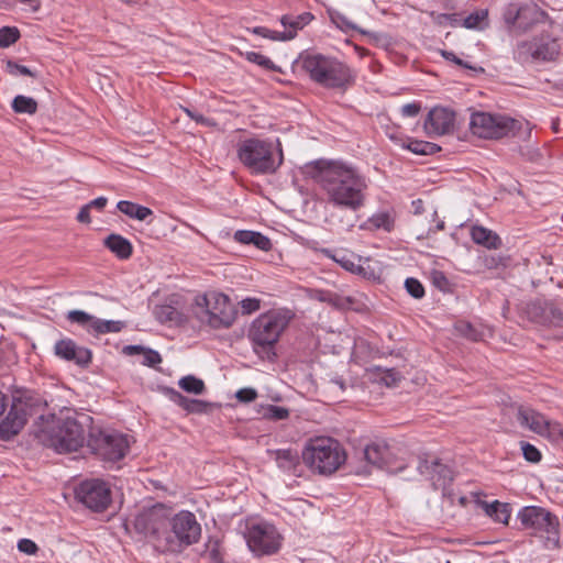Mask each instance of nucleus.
<instances>
[{
  "label": "nucleus",
  "instance_id": "obj_17",
  "mask_svg": "<svg viewBox=\"0 0 563 563\" xmlns=\"http://www.w3.org/2000/svg\"><path fill=\"white\" fill-rule=\"evenodd\" d=\"M78 501L92 511L102 512L111 503V489L102 479H86L75 489Z\"/></svg>",
  "mask_w": 563,
  "mask_h": 563
},
{
  "label": "nucleus",
  "instance_id": "obj_39",
  "mask_svg": "<svg viewBox=\"0 0 563 563\" xmlns=\"http://www.w3.org/2000/svg\"><path fill=\"white\" fill-rule=\"evenodd\" d=\"M12 109L16 113L34 114L37 111V102L31 97L19 95L12 101Z\"/></svg>",
  "mask_w": 563,
  "mask_h": 563
},
{
  "label": "nucleus",
  "instance_id": "obj_47",
  "mask_svg": "<svg viewBox=\"0 0 563 563\" xmlns=\"http://www.w3.org/2000/svg\"><path fill=\"white\" fill-rule=\"evenodd\" d=\"M523 457L530 463H538L541 461V452L532 444L526 441L520 442Z\"/></svg>",
  "mask_w": 563,
  "mask_h": 563
},
{
  "label": "nucleus",
  "instance_id": "obj_62",
  "mask_svg": "<svg viewBox=\"0 0 563 563\" xmlns=\"http://www.w3.org/2000/svg\"><path fill=\"white\" fill-rule=\"evenodd\" d=\"M185 391L189 394H194L195 396L200 395L205 389H184Z\"/></svg>",
  "mask_w": 563,
  "mask_h": 563
},
{
  "label": "nucleus",
  "instance_id": "obj_12",
  "mask_svg": "<svg viewBox=\"0 0 563 563\" xmlns=\"http://www.w3.org/2000/svg\"><path fill=\"white\" fill-rule=\"evenodd\" d=\"M470 129L481 139H501L515 135L521 129V124L504 114L475 112L471 117Z\"/></svg>",
  "mask_w": 563,
  "mask_h": 563
},
{
  "label": "nucleus",
  "instance_id": "obj_9",
  "mask_svg": "<svg viewBox=\"0 0 563 563\" xmlns=\"http://www.w3.org/2000/svg\"><path fill=\"white\" fill-rule=\"evenodd\" d=\"M292 316L288 310H272L257 317L251 324L249 338L255 351L269 357L272 349L288 327Z\"/></svg>",
  "mask_w": 563,
  "mask_h": 563
},
{
  "label": "nucleus",
  "instance_id": "obj_64",
  "mask_svg": "<svg viewBox=\"0 0 563 563\" xmlns=\"http://www.w3.org/2000/svg\"><path fill=\"white\" fill-rule=\"evenodd\" d=\"M439 276H440V278H441V279L445 280V277H444V275H442V274H439Z\"/></svg>",
  "mask_w": 563,
  "mask_h": 563
},
{
  "label": "nucleus",
  "instance_id": "obj_22",
  "mask_svg": "<svg viewBox=\"0 0 563 563\" xmlns=\"http://www.w3.org/2000/svg\"><path fill=\"white\" fill-rule=\"evenodd\" d=\"M55 353L66 361H73L80 366H86L91 362V351L87 347L78 346L73 340H60L55 344Z\"/></svg>",
  "mask_w": 563,
  "mask_h": 563
},
{
  "label": "nucleus",
  "instance_id": "obj_23",
  "mask_svg": "<svg viewBox=\"0 0 563 563\" xmlns=\"http://www.w3.org/2000/svg\"><path fill=\"white\" fill-rule=\"evenodd\" d=\"M364 457L369 464L390 473H397L405 468V465H394L390 460V451L386 445L375 443L367 445L364 450Z\"/></svg>",
  "mask_w": 563,
  "mask_h": 563
},
{
  "label": "nucleus",
  "instance_id": "obj_61",
  "mask_svg": "<svg viewBox=\"0 0 563 563\" xmlns=\"http://www.w3.org/2000/svg\"><path fill=\"white\" fill-rule=\"evenodd\" d=\"M440 20H445V21H449L452 25H454V23H456L459 21L457 19V14L453 13V14H441L440 15Z\"/></svg>",
  "mask_w": 563,
  "mask_h": 563
},
{
  "label": "nucleus",
  "instance_id": "obj_53",
  "mask_svg": "<svg viewBox=\"0 0 563 563\" xmlns=\"http://www.w3.org/2000/svg\"><path fill=\"white\" fill-rule=\"evenodd\" d=\"M420 110H421L420 102H411V103L404 104L401 107L400 111L404 117L413 118L419 114Z\"/></svg>",
  "mask_w": 563,
  "mask_h": 563
},
{
  "label": "nucleus",
  "instance_id": "obj_24",
  "mask_svg": "<svg viewBox=\"0 0 563 563\" xmlns=\"http://www.w3.org/2000/svg\"><path fill=\"white\" fill-rule=\"evenodd\" d=\"M271 459H273L278 468L283 472L299 476L301 473V455L297 450L292 449H278L267 451Z\"/></svg>",
  "mask_w": 563,
  "mask_h": 563
},
{
  "label": "nucleus",
  "instance_id": "obj_20",
  "mask_svg": "<svg viewBox=\"0 0 563 563\" xmlns=\"http://www.w3.org/2000/svg\"><path fill=\"white\" fill-rule=\"evenodd\" d=\"M418 471L430 478L435 489L444 490L453 481L452 470L442 464L439 459L427 454L419 456Z\"/></svg>",
  "mask_w": 563,
  "mask_h": 563
},
{
  "label": "nucleus",
  "instance_id": "obj_2",
  "mask_svg": "<svg viewBox=\"0 0 563 563\" xmlns=\"http://www.w3.org/2000/svg\"><path fill=\"white\" fill-rule=\"evenodd\" d=\"M314 179L334 206L356 211L365 205L367 184L353 167L339 162L328 163L319 168Z\"/></svg>",
  "mask_w": 563,
  "mask_h": 563
},
{
  "label": "nucleus",
  "instance_id": "obj_15",
  "mask_svg": "<svg viewBox=\"0 0 563 563\" xmlns=\"http://www.w3.org/2000/svg\"><path fill=\"white\" fill-rule=\"evenodd\" d=\"M206 308L201 307L196 312L202 323L211 328H229L234 321V314L228 297L223 295L205 296L202 298Z\"/></svg>",
  "mask_w": 563,
  "mask_h": 563
},
{
  "label": "nucleus",
  "instance_id": "obj_35",
  "mask_svg": "<svg viewBox=\"0 0 563 563\" xmlns=\"http://www.w3.org/2000/svg\"><path fill=\"white\" fill-rule=\"evenodd\" d=\"M402 146L417 155H432L441 150V147L435 143L411 137H408L407 142L404 143Z\"/></svg>",
  "mask_w": 563,
  "mask_h": 563
},
{
  "label": "nucleus",
  "instance_id": "obj_46",
  "mask_svg": "<svg viewBox=\"0 0 563 563\" xmlns=\"http://www.w3.org/2000/svg\"><path fill=\"white\" fill-rule=\"evenodd\" d=\"M20 37V32L16 27L3 26L0 29V47H9L14 44Z\"/></svg>",
  "mask_w": 563,
  "mask_h": 563
},
{
  "label": "nucleus",
  "instance_id": "obj_29",
  "mask_svg": "<svg viewBox=\"0 0 563 563\" xmlns=\"http://www.w3.org/2000/svg\"><path fill=\"white\" fill-rule=\"evenodd\" d=\"M472 240L479 245L490 250H497L501 246L500 238L489 229L482 225H474L471 229Z\"/></svg>",
  "mask_w": 563,
  "mask_h": 563
},
{
  "label": "nucleus",
  "instance_id": "obj_26",
  "mask_svg": "<svg viewBox=\"0 0 563 563\" xmlns=\"http://www.w3.org/2000/svg\"><path fill=\"white\" fill-rule=\"evenodd\" d=\"M517 417L522 427L539 435L544 433L548 418L541 412L531 407H520Z\"/></svg>",
  "mask_w": 563,
  "mask_h": 563
},
{
  "label": "nucleus",
  "instance_id": "obj_32",
  "mask_svg": "<svg viewBox=\"0 0 563 563\" xmlns=\"http://www.w3.org/2000/svg\"><path fill=\"white\" fill-rule=\"evenodd\" d=\"M319 252L323 254L324 256L333 260L335 263H338L341 267L349 272H355L356 268H358V265L355 263V256L352 253H349L343 250L339 251H331L329 249H320Z\"/></svg>",
  "mask_w": 563,
  "mask_h": 563
},
{
  "label": "nucleus",
  "instance_id": "obj_37",
  "mask_svg": "<svg viewBox=\"0 0 563 563\" xmlns=\"http://www.w3.org/2000/svg\"><path fill=\"white\" fill-rule=\"evenodd\" d=\"M466 29L472 30H484L488 26V10L481 9L468 14L464 20L463 24Z\"/></svg>",
  "mask_w": 563,
  "mask_h": 563
},
{
  "label": "nucleus",
  "instance_id": "obj_45",
  "mask_svg": "<svg viewBox=\"0 0 563 563\" xmlns=\"http://www.w3.org/2000/svg\"><path fill=\"white\" fill-rule=\"evenodd\" d=\"M263 417L272 421L285 420L289 417V410L284 407L269 405L264 408Z\"/></svg>",
  "mask_w": 563,
  "mask_h": 563
},
{
  "label": "nucleus",
  "instance_id": "obj_13",
  "mask_svg": "<svg viewBox=\"0 0 563 563\" xmlns=\"http://www.w3.org/2000/svg\"><path fill=\"white\" fill-rule=\"evenodd\" d=\"M169 512L163 504H155L140 510L133 521L135 530L148 538L158 551L159 539L166 537Z\"/></svg>",
  "mask_w": 563,
  "mask_h": 563
},
{
  "label": "nucleus",
  "instance_id": "obj_33",
  "mask_svg": "<svg viewBox=\"0 0 563 563\" xmlns=\"http://www.w3.org/2000/svg\"><path fill=\"white\" fill-rule=\"evenodd\" d=\"M117 208L129 218L136 219L139 221H144L147 217L153 214V211L150 208L128 200L119 201Z\"/></svg>",
  "mask_w": 563,
  "mask_h": 563
},
{
  "label": "nucleus",
  "instance_id": "obj_8",
  "mask_svg": "<svg viewBox=\"0 0 563 563\" xmlns=\"http://www.w3.org/2000/svg\"><path fill=\"white\" fill-rule=\"evenodd\" d=\"M200 536L201 526L192 512L181 510L174 516L169 512L166 537L159 539V551L179 553L197 543Z\"/></svg>",
  "mask_w": 563,
  "mask_h": 563
},
{
  "label": "nucleus",
  "instance_id": "obj_27",
  "mask_svg": "<svg viewBox=\"0 0 563 563\" xmlns=\"http://www.w3.org/2000/svg\"><path fill=\"white\" fill-rule=\"evenodd\" d=\"M122 352L129 356H137L142 365L154 367L162 362L158 352L142 345H126Z\"/></svg>",
  "mask_w": 563,
  "mask_h": 563
},
{
  "label": "nucleus",
  "instance_id": "obj_16",
  "mask_svg": "<svg viewBox=\"0 0 563 563\" xmlns=\"http://www.w3.org/2000/svg\"><path fill=\"white\" fill-rule=\"evenodd\" d=\"M246 542L250 550L256 555H272L282 547V536L273 525L256 523L249 528Z\"/></svg>",
  "mask_w": 563,
  "mask_h": 563
},
{
  "label": "nucleus",
  "instance_id": "obj_31",
  "mask_svg": "<svg viewBox=\"0 0 563 563\" xmlns=\"http://www.w3.org/2000/svg\"><path fill=\"white\" fill-rule=\"evenodd\" d=\"M234 240L241 244H253L262 251H268L272 247L271 240L255 231L239 230L234 233Z\"/></svg>",
  "mask_w": 563,
  "mask_h": 563
},
{
  "label": "nucleus",
  "instance_id": "obj_34",
  "mask_svg": "<svg viewBox=\"0 0 563 563\" xmlns=\"http://www.w3.org/2000/svg\"><path fill=\"white\" fill-rule=\"evenodd\" d=\"M395 220L387 211L373 214L362 228L368 230H384L390 232L394 229Z\"/></svg>",
  "mask_w": 563,
  "mask_h": 563
},
{
  "label": "nucleus",
  "instance_id": "obj_1",
  "mask_svg": "<svg viewBox=\"0 0 563 563\" xmlns=\"http://www.w3.org/2000/svg\"><path fill=\"white\" fill-rule=\"evenodd\" d=\"M92 418L84 412L62 410L59 415L41 413L33 424V434L46 448L58 453L77 451L87 440Z\"/></svg>",
  "mask_w": 563,
  "mask_h": 563
},
{
  "label": "nucleus",
  "instance_id": "obj_19",
  "mask_svg": "<svg viewBox=\"0 0 563 563\" xmlns=\"http://www.w3.org/2000/svg\"><path fill=\"white\" fill-rule=\"evenodd\" d=\"M526 314L528 319L537 324L547 327H560L563 323L561 309L549 300H534L527 305Z\"/></svg>",
  "mask_w": 563,
  "mask_h": 563
},
{
  "label": "nucleus",
  "instance_id": "obj_4",
  "mask_svg": "<svg viewBox=\"0 0 563 563\" xmlns=\"http://www.w3.org/2000/svg\"><path fill=\"white\" fill-rule=\"evenodd\" d=\"M302 69L310 79L325 88H346L354 81L350 67L336 58L321 54L300 56Z\"/></svg>",
  "mask_w": 563,
  "mask_h": 563
},
{
  "label": "nucleus",
  "instance_id": "obj_18",
  "mask_svg": "<svg viewBox=\"0 0 563 563\" xmlns=\"http://www.w3.org/2000/svg\"><path fill=\"white\" fill-rule=\"evenodd\" d=\"M312 19L313 15L309 12L298 15L286 14L280 19V23L286 29L284 32L273 31L265 26H256L253 29V33L272 41H289L295 38L298 31L309 24Z\"/></svg>",
  "mask_w": 563,
  "mask_h": 563
},
{
  "label": "nucleus",
  "instance_id": "obj_3",
  "mask_svg": "<svg viewBox=\"0 0 563 563\" xmlns=\"http://www.w3.org/2000/svg\"><path fill=\"white\" fill-rule=\"evenodd\" d=\"M240 162L253 175L274 174L284 162L283 148L279 140L276 146L269 140L250 137L238 144Z\"/></svg>",
  "mask_w": 563,
  "mask_h": 563
},
{
  "label": "nucleus",
  "instance_id": "obj_63",
  "mask_svg": "<svg viewBox=\"0 0 563 563\" xmlns=\"http://www.w3.org/2000/svg\"><path fill=\"white\" fill-rule=\"evenodd\" d=\"M437 229L438 230H443L444 229V222H440L437 224Z\"/></svg>",
  "mask_w": 563,
  "mask_h": 563
},
{
  "label": "nucleus",
  "instance_id": "obj_55",
  "mask_svg": "<svg viewBox=\"0 0 563 563\" xmlns=\"http://www.w3.org/2000/svg\"><path fill=\"white\" fill-rule=\"evenodd\" d=\"M235 397L242 402H250L256 398L255 389H238Z\"/></svg>",
  "mask_w": 563,
  "mask_h": 563
},
{
  "label": "nucleus",
  "instance_id": "obj_41",
  "mask_svg": "<svg viewBox=\"0 0 563 563\" xmlns=\"http://www.w3.org/2000/svg\"><path fill=\"white\" fill-rule=\"evenodd\" d=\"M544 429L541 437L547 438L552 443L563 442V426L560 422L548 419Z\"/></svg>",
  "mask_w": 563,
  "mask_h": 563
},
{
  "label": "nucleus",
  "instance_id": "obj_43",
  "mask_svg": "<svg viewBox=\"0 0 563 563\" xmlns=\"http://www.w3.org/2000/svg\"><path fill=\"white\" fill-rule=\"evenodd\" d=\"M455 330L464 338L475 342L483 339V333L466 321L457 322L455 324Z\"/></svg>",
  "mask_w": 563,
  "mask_h": 563
},
{
  "label": "nucleus",
  "instance_id": "obj_6",
  "mask_svg": "<svg viewBox=\"0 0 563 563\" xmlns=\"http://www.w3.org/2000/svg\"><path fill=\"white\" fill-rule=\"evenodd\" d=\"M12 405L0 422V440L9 441L18 435L30 417L45 411L47 402L27 393V389H14Z\"/></svg>",
  "mask_w": 563,
  "mask_h": 563
},
{
  "label": "nucleus",
  "instance_id": "obj_30",
  "mask_svg": "<svg viewBox=\"0 0 563 563\" xmlns=\"http://www.w3.org/2000/svg\"><path fill=\"white\" fill-rule=\"evenodd\" d=\"M367 377L369 383L385 387H391L400 382V374L394 368L376 367L367 372Z\"/></svg>",
  "mask_w": 563,
  "mask_h": 563
},
{
  "label": "nucleus",
  "instance_id": "obj_38",
  "mask_svg": "<svg viewBox=\"0 0 563 563\" xmlns=\"http://www.w3.org/2000/svg\"><path fill=\"white\" fill-rule=\"evenodd\" d=\"M96 318L82 310H71L67 313L68 321L81 325L89 333L93 332Z\"/></svg>",
  "mask_w": 563,
  "mask_h": 563
},
{
  "label": "nucleus",
  "instance_id": "obj_28",
  "mask_svg": "<svg viewBox=\"0 0 563 563\" xmlns=\"http://www.w3.org/2000/svg\"><path fill=\"white\" fill-rule=\"evenodd\" d=\"M104 245L120 260H128L132 256L133 246L131 242L120 234H110L104 240Z\"/></svg>",
  "mask_w": 563,
  "mask_h": 563
},
{
  "label": "nucleus",
  "instance_id": "obj_56",
  "mask_svg": "<svg viewBox=\"0 0 563 563\" xmlns=\"http://www.w3.org/2000/svg\"><path fill=\"white\" fill-rule=\"evenodd\" d=\"M442 56L446 60H452L453 63H455V64H457L460 66H463V67H466V68H470V69H474L472 66L465 64L461 58H459L453 52L443 51L442 52Z\"/></svg>",
  "mask_w": 563,
  "mask_h": 563
},
{
  "label": "nucleus",
  "instance_id": "obj_14",
  "mask_svg": "<svg viewBox=\"0 0 563 563\" xmlns=\"http://www.w3.org/2000/svg\"><path fill=\"white\" fill-rule=\"evenodd\" d=\"M548 13L534 3H509L503 12L509 32L522 34L545 22Z\"/></svg>",
  "mask_w": 563,
  "mask_h": 563
},
{
  "label": "nucleus",
  "instance_id": "obj_7",
  "mask_svg": "<svg viewBox=\"0 0 563 563\" xmlns=\"http://www.w3.org/2000/svg\"><path fill=\"white\" fill-rule=\"evenodd\" d=\"M521 528L538 537L548 550L560 548V520L556 515L540 506L522 507L518 515Z\"/></svg>",
  "mask_w": 563,
  "mask_h": 563
},
{
  "label": "nucleus",
  "instance_id": "obj_59",
  "mask_svg": "<svg viewBox=\"0 0 563 563\" xmlns=\"http://www.w3.org/2000/svg\"><path fill=\"white\" fill-rule=\"evenodd\" d=\"M108 199L106 197H98L93 200H91L87 206L91 209H98L103 210V208L107 206Z\"/></svg>",
  "mask_w": 563,
  "mask_h": 563
},
{
  "label": "nucleus",
  "instance_id": "obj_50",
  "mask_svg": "<svg viewBox=\"0 0 563 563\" xmlns=\"http://www.w3.org/2000/svg\"><path fill=\"white\" fill-rule=\"evenodd\" d=\"M261 308V300L257 298H245L241 301V310L244 314H251Z\"/></svg>",
  "mask_w": 563,
  "mask_h": 563
},
{
  "label": "nucleus",
  "instance_id": "obj_42",
  "mask_svg": "<svg viewBox=\"0 0 563 563\" xmlns=\"http://www.w3.org/2000/svg\"><path fill=\"white\" fill-rule=\"evenodd\" d=\"M245 59L250 63L256 64L266 70L278 71L280 70L267 56L257 52H246L243 54Z\"/></svg>",
  "mask_w": 563,
  "mask_h": 563
},
{
  "label": "nucleus",
  "instance_id": "obj_11",
  "mask_svg": "<svg viewBox=\"0 0 563 563\" xmlns=\"http://www.w3.org/2000/svg\"><path fill=\"white\" fill-rule=\"evenodd\" d=\"M561 52L559 40L545 32L531 40L520 41L514 49V59L520 64L534 62H552L558 58Z\"/></svg>",
  "mask_w": 563,
  "mask_h": 563
},
{
  "label": "nucleus",
  "instance_id": "obj_36",
  "mask_svg": "<svg viewBox=\"0 0 563 563\" xmlns=\"http://www.w3.org/2000/svg\"><path fill=\"white\" fill-rule=\"evenodd\" d=\"M486 514L492 517L495 521L507 525L510 518V510L508 504L495 500L490 504H486Z\"/></svg>",
  "mask_w": 563,
  "mask_h": 563
},
{
  "label": "nucleus",
  "instance_id": "obj_44",
  "mask_svg": "<svg viewBox=\"0 0 563 563\" xmlns=\"http://www.w3.org/2000/svg\"><path fill=\"white\" fill-rule=\"evenodd\" d=\"M203 558L207 559L210 563H223V555L219 541L213 540L206 544Z\"/></svg>",
  "mask_w": 563,
  "mask_h": 563
},
{
  "label": "nucleus",
  "instance_id": "obj_54",
  "mask_svg": "<svg viewBox=\"0 0 563 563\" xmlns=\"http://www.w3.org/2000/svg\"><path fill=\"white\" fill-rule=\"evenodd\" d=\"M15 380L7 367L0 366V387H15Z\"/></svg>",
  "mask_w": 563,
  "mask_h": 563
},
{
  "label": "nucleus",
  "instance_id": "obj_58",
  "mask_svg": "<svg viewBox=\"0 0 563 563\" xmlns=\"http://www.w3.org/2000/svg\"><path fill=\"white\" fill-rule=\"evenodd\" d=\"M184 111L187 113V115L189 118H191L196 122L201 123V124H209V120L207 118H205L201 113H197L195 111H191L188 108H185Z\"/></svg>",
  "mask_w": 563,
  "mask_h": 563
},
{
  "label": "nucleus",
  "instance_id": "obj_57",
  "mask_svg": "<svg viewBox=\"0 0 563 563\" xmlns=\"http://www.w3.org/2000/svg\"><path fill=\"white\" fill-rule=\"evenodd\" d=\"M77 220L81 223H90V208L85 205L77 214Z\"/></svg>",
  "mask_w": 563,
  "mask_h": 563
},
{
  "label": "nucleus",
  "instance_id": "obj_51",
  "mask_svg": "<svg viewBox=\"0 0 563 563\" xmlns=\"http://www.w3.org/2000/svg\"><path fill=\"white\" fill-rule=\"evenodd\" d=\"M18 549L20 552H23L29 555H34L38 551V547L36 543L30 539H21L18 542Z\"/></svg>",
  "mask_w": 563,
  "mask_h": 563
},
{
  "label": "nucleus",
  "instance_id": "obj_48",
  "mask_svg": "<svg viewBox=\"0 0 563 563\" xmlns=\"http://www.w3.org/2000/svg\"><path fill=\"white\" fill-rule=\"evenodd\" d=\"M405 288L408 294L416 299H420L424 296V288L422 284L413 277H409L405 280Z\"/></svg>",
  "mask_w": 563,
  "mask_h": 563
},
{
  "label": "nucleus",
  "instance_id": "obj_52",
  "mask_svg": "<svg viewBox=\"0 0 563 563\" xmlns=\"http://www.w3.org/2000/svg\"><path fill=\"white\" fill-rule=\"evenodd\" d=\"M178 387H205V383L194 375H186L179 378Z\"/></svg>",
  "mask_w": 563,
  "mask_h": 563
},
{
  "label": "nucleus",
  "instance_id": "obj_40",
  "mask_svg": "<svg viewBox=\"0 0 563 563\" xmlns=\"http://www.w3.org/2000/svg\"><path fill=\"white\" fill-rule=\"evenodd\" d=\"M123 321H113V320H102L96 318L95 328L92 334H106V333H117L120 332L124 328Z\"/></svg>",
  "mask_w": 563,
  "mask_h": 563
},
{
  "label": "nucleus",
  "instance_id": "obj_21",
  "mask_svg": "<svg viewBox=\"0 0 563 563\" xmlns=\"http://www.w3.org/2000/svg\"><path fill=\"white\" fill-rule=\"evenodd\" d=\"M455 113L442 107H435L428 113L424 121V131L429 136L450 133L454 128Z\"/></svg>",
  "mask_w": 563,
  "mask_h": 563
},
{
  "label": "nucleus",
  "instance_id": "obj_5",
  "mask_svg": "<svg viewBox=\"0 0 563 563\" xmlns=\"http://www.w3.org/2000/svg\"><path fill=\"white\" fill-rule=\"evenodd\" d=\"M301 457L312 472L331 475L345 462L346 454L336 440L319 437L306 443Z\"/></svg>",
  "mask_w": 563,
  "mask_h": 563
},
{
  "label": "nucleus",
  "instance_id": "obj_60",
  "mask_svg": "<svg viewBox=\"0 0 563 563\" xmlns=\"http://www.w3.org/2000/svg\"><path fill=\"white\" fill-rule=\"evenodd\" d=\"M13 67L16 69V71L20 74V75H23V76H31V77H34V73L27 68L26 66H23V65H13Z\"/></svg>",
  "mask_w": 563,
  "mask_h": 563
},
{
  "label": "nucleus",
  "instance_id": "obj_10",
  "mask_svg": "<svg viewBox=\"0 0 563 563\" xmlns=\"http://www.w3.org/2000/svg\"><path fill=\"white\" fill-rule=\"evenodd\" d=\"M87 445L93 454L109 462L121 460L129 450L126 435L92 424L87 433Z\"/></svg>",
  "mask_w": 563,
  "mask_h": 563
},
{
  "label": "nucleus",
  "instance_id": "obj_25",
  "mask_svg": "<svg viewBox=\"0 0 563 563\" xmlns=\"http://www.w3.org/2000/svg\"><path fill=\"white\" fill-rule=\"evenodd\" d=\"M167 398L188 412H208L214 406L212 402H208L197 398H190L177 391L176 389H162Z\"/></svg>",
  "mask_w": 563,
  "mask_h": 563
},
{
  "label": "nucleus",
  "instance_id": "obj_49",
  "mask_svg": "<svg viewBox=\"0 0 563 563\" xmlns=\"http://www.w3.org/2000/svg\"><path fill=\"white\" fill-rule=\"evenodd\" d=\"M155 316L161 322L173 321L176 319L177 310L172 306H159L155 308Z\"/></svg>",
  "mask_w": 563,
  "mask_h": 563
}]
</instances>
